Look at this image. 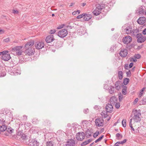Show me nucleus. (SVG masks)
<instances>
[{
    "mask_svg": "<svg viewBox=\"0 0 146 146\" xmlns=\"http://www.w3.org/2000/svg\"><path fill=\"white\" fill-rule=\"evenodd\" d=\"M145 88H143L141 90L140 92V93H139V96L141 97L142 96V95H143V92L145 90Z\"/></svg>",
    "mask_w": 146,
    "mask_h": 146,
    "instance_id": "37",
    "label": "nucleus"
},
{
    "mask_svg": "<svg viewBox=\"0 0 146 146\" xmlns=\"http://www.w3.org/2000/svg\"><path fill=\"white\" fill-rule=\"evenodd\" d=\"M76 145L75 141L72 139L69 140L66 144V146H75Z\"/></svg>",
    "mask_w": 146,
    "mask_h": 146,
    "instance_id": "22",
    "label": "nucleus"
},
{
    "mask_svg": "<svg viewBox=\"0 0 146 146\" xmlns=\"http://www.w3.org/2000/svg\"><path fill=\"white\" fill-rule=\"evenodd\" d=\"M115 104V108H117L118 109L119 108L120 106V104L119 103H117V102Z\"/></svg>",
    "mask_w": 146,
    "mask_h": 146,
    "instance_id": "45",
    "label": "nucleus"
},
{
    "mask_svg": "<svg viewBox=\"0 0 146 146\" xmlns=\"http://www.w3.org/2000/svg\"><path fill=\"white\" fill-rule=\"evenodd\" d=\"M99 134V131H97L93 135V137L94 138H96L97 136H98V135Z\"/></svg>",
    "mask_w": 146,
    "mask_h": 146,
    "instance_id": "38",
    "label": "nucleus"
},
{
    "mask_svg": "<svg viewBox=\"0 0 146 146\" xmlns=\"http://www.w3.org/2000/svg\"><path fill=\"white\" fill-rule=\"evenodd\" d=\"M22 46H17L12 48V50L15 52V54L18 55H21L23 52Z\"/></svg>",
    "mask_w": 146,
    "mask_h": 146,
    "instance_id": "6",
    "label": "nucleus"
},
{
    "mask_svg": "<svg viewBox=\"0 0 146 146\" xmlns=\"http://www.w3.org/2000/svg\"><path fill=\"white\" fill-rule=\"evenodd\" d=\"M16 138L17 139L24 141L27 140V136L23 133L22 131H21L17 132Z\"/></svg>",
    "mask_w": 146,
    "mask_h": 146,
    "instance_id": "4",
    "label": "nucleus"
},
{
    "mask_svg": "<svg viewBox=\"0 0 146 146\" xmlns=\"http://www.w3.org/2000/svg\"><path fill=\"white\" fill-rule=\"evenodd\" d=\"M138 101V98H137L135 99V100L134 101V104H135L137 103Z\"/></svg>",
    "mask_w": 146,
    "mask_h": 146,
    "instance_id": "56",
    "label": "nucleus"
},
{
    "mask_svg": "<svg viewBox=\"0 0 146 146\" xmlns=\"http://www.w3.org/2000/svg\"><path fill=\"white\" fill-rule=\"evenodd\" d=\"M101 115L104 118H105L106 117H107L108 116V115L107 114V112H106L105 111L102 112L101 113Z\"/></svg>",
    "mask_w": 146,
    "mask_h": 146,
    "instance_id": "30",
    "label": "nucleus"
},
{
    "mask_svg": "<svg viewBox=\"0 0 146 146\" xmlns=\"http://www.w3.org/2000/svg\"><path fill=\"white\" fill-rule=\"evenodd\" d=\"M129 81V79L127 78H125L123 80V83L125 85H127Z\"/></svg>",
    "mask_w": 146,
    "mask_h": 146,
    "instance_id": "32",
    "label": "nucleus"
},
{
    "mask_svg": "<svg viewBox=\"0 0 146 146\" xmlns=\"http://www.w3.org/2000/svg\"><path fill=\"white\" fill-rule=\"evenodd\" d=\"M126 74L127 77H130L131 76V73L130 70H129L127 72H126Z\"/></svg>",
    "mask_w": 146,
    "mask_h": 146,
    "instance_id": "46",
    "label": "nucleus"
},
{
    "mask_svg": "<svg viewBox=\"0 0 146 146\" xmlns=\"http://www.w3.org/2000/svg\"><path fill=\"white\" fill-rule=\"evenodd\" d=\"M122 94L124 95H126L127 93V90H122Z\"/></svg>",
    "mask_w": 146,
    "mask_h": 146,
    "instance_id": "49",
    "label": "nucleus"
},
{
    "mask_svg": "<svg viewBox=\"0 0 146 146\" xmlns=\"http://www.w3.org/2000/svg\"><path fill=\"white\" fill-rule=\"evenodd\" d=\"M38 121V120L36 118H34L33 120V123H37Z\"/></svg>",
    "mask_w": 146,
    "mask_h": 146,
    "instance_id": "41",
    "label": "nucleus"
},
{
    "mask_svg": "<svg viewBox=\"0 0 146 146\" xmlns=\"http://www.w3.org/2000/svg\"><path fill=\"white\" fill-rule=\"evenodd\" d=\"M78 33L80 35H84L85 33V30L84 27L81 26L77 30Z\"/></svg>",
    "mask_w": 146,
    "mask_h": 146,
    "instance_id": "18",
    "label": "nucleus"
},
{
    "mask_svg": "<svg viewBox=\"0 0 146 146\" xmlns=\"http://www.w3.org/2000/svg\"><path fill=\"white\" fill-rule=\"evenodd\" d=\"M127 141V140L126 139H124L123 141H122V143L123 144H124Z\"/></svg>",
    "mask_w": 146,
    "mask_h": 146,
    "instance_id": "63",
    "label": "nucleus"
},
{
    "mask_svg": "<svg viewBox=\"0 0 146 146\" xmlns=\"http://www.w3.org/2000/svg\"><path fill=\"white\" fill-rule=\"evenodd\" d=\"M54 39L53 38V36L50 35L48 36L45 39V41L47 43H50L52 42Z\"/></svg>",
    "mask_w": 146,
    "mask_h": 146,
    "instance_id": "21",
    "label": "nucleus"
},
{
    "mask_svg": "<svg viewBox=\"0 0 146 146\" xmlns=\"http://www.w3.org/2000/svg\"><path fill=\"white\" fill-rule=\"evenodd\" d=\"M127 51L126 49H122L120 52L119 54L120 56L122 57H125L127 54Z\"/></svg>",
    "mask_w": 146,
    "mask_h": 146,
    "instance_id": "19",
    "label": "nucleus"
},
{
    "mask_svg": "<svg viewBox=\"0 0 146 146\" xmlns=\"http://www.w3.org/2000/svg\"><path fill=\"white\" fill-rule=\"evenodd\" d=\"M5 130H6V132L7 131L8 133H5V135L6 136H8L9 135V133H12L14 131V130L11 127L7 128L6 125L5 124L3 125H2L0 126V131L3 132Z\"/></svg>",
    "mask_w": 146,
    "mask_h": 146,
    "instance_id": "3",
    "label": "nucleus"
},
{
    "mask_svg": "<svg viewBox=\"0 0 146 146\" xmlns=\"http://www.w3.org/2000/svg\"><path fill=\"white\" fill-rule=\"evenodd\" d=\"M129 59H130V60L131 62L133 61L134 62H136L137 61V59H136V58H130Z\"/></svg>",
    "mask_w": 146,
    "mask_h": 146,
    "instance_id": "42",
    "label": "nucleus"
},
{
    "mask_svg": "<svg viewBox=\"0 0 146 146\" xmlns=\"http://www.w3.org/2000/svg\"><path fill=\"white\" fill-rule=\"evenodd\" d=\"M105 108L107 112L111 113L113 110V107L111 104H106Z\"/></svg>",
    "mask_w": 146,
    "mask_h": 146,
    "instance_id": "17",
    "label": "nucleus"
},
{
    "mask_svg": "<svg viewBox=\"0 0 146 146\" xmlns=\"http://www.w3.org/2000/svg\"><path fill=\"white\" fill-rule=\"evenodd\" d=\"M5 120L3 119H0V123L4 125L5 124Z\"/></svg>",
    "mask_w": 146,
    "mask_h": 146,
    "instance_id": "47",
    "label": "nucleus"
},
{
    "mask_svg": "<svg viewBox=\"0 0 146 146\" xmlns=\"http://www.w3.org/2000/svg\"><path fill=\"white\" fill-rule=\"evenodd\" d=\"M127 87L126 86H123L122 90H123L124 89L125 90H127Z\"/></svg>",
    "mask_w": 146,
    "mask_h": 146,
    "instance_id": "60",
    "label": "nucleus"
},
{
    "mask_svg": "<svg viewBox=\"0 0 146 146\" xmlns=\"http://www.w3.org/2000/svg\"><path fill=\"white\" fill-rule=\"evenodd\" d=\"M44 46V43L42 41H39L36 42L35 44V46L37 49H40L42 48Z\"/></svg>",
    "mask_w": 146,
    "mask_h": 146,
    "instance_id": "16",
    "label": "nucleus"
},
{
    "mask_svg": "<svg viewBox=\"0 0 146 146\" xmlns=\"http://www.w3.org/2000/svg\"><path fill=\"white\" fill-rule=\"evenodd\" d=\"M146 10L144 6H141L136 11V13L139 14H144Z\"/></svg>",
    "mask_w": 146,
    "mask_h": 146,
    "instance_id": "14",
    "label": "nucleus"
},
{
    "mask_svg": "<svg viewBox=\"0 0 146 146\" xmlns=\"http://www.w3.org/2000/svg\"><path fill=\"white\" fill-rule=\"evenodd\" d=\"M133 63H130L129 65V68H131L133 66Z\"/></svg>",
    "mask_w": 146,
    "mask_h": 146,
    "instance_id": "57",
    "label": "nucleus"
},
{
    "mask_svg": "<svg viewBox=\"0 0 146 146\" xmlns=\"http://www.w3.org/2000/svg\"><path fill=\"white\" fill-rule=\"evenodd\" d=\"M123 31L127 34H130L132 32V27L129 24H126L122 27Z\"/></svg>",
    "mask_w": 146,
    "mask_h": 146,
    "instance_id": "5",
    "label": "nucleus"
},
{
    "mask_svg": "<svg viewBox=\"0 0 146 146\" xmlns=\"http://www.w3.org/2000/svg\"><path fill=\"white\" fill-rule=\"evenodd\" d=\"M27 116L25 115H24L23 117V120L24 121H26L27 119Z\"/></svg>",
    "mask_w": 146,
    "mask_h": 146,
    "instance_id": "55",
    "label": "nucleus"
},
{
    "mask_svg": "<svg viewBox=\"0 0 146 146\" xmlns=\"http://www.w3.org/2000/svg\"><path fill=\"white\" fill-rule=\"evenodd\" d=\"M4 40L6 42H8L9 41V38H7L5 39H4Z\"/></svg>",
    "mask_w": 146,
    "mask_h": 146,
    "instance_id": "53",
    "label": "nucleus"
},
{
    "mask_svg": "<svg viewBox=\"0 0 146 146\" xmlns=\"http://www.w3.org/2000/svg\"><path fill=\"white\" fill-rule=\"evenodd\" d=\"M124 68L126 70H128L129 68L128 64H125V65Z\"/></svg>",
    "mask_w": 146,
    "mask_h": 146,
    "instance_id": "52",
    "label": "nucleus"
},
{
    "mask_svg": "<svg viewBox=\"0 0 146 146\" xmlns=\"http://www.w3.org/2000/svg\"><path fill=\"white\" fill-rule=\"evenodd\" d=\"M92 133V132L91 130L88 129L85 132V135L87 137L89 138L91 136Z\"/></svg>",
    "mask_w": 146,
    "mask_h": 146,
    "instance_id": "28",
    "label": "nucleus"
},
{
    "mask_svg": "<svg viewBox=\"0 0 146 146\" xmlns=\"http://www.w3.org/2000/svg\"><path fill=\"white\" fill-rule=\"evenodd\" d=\"M35 43L34 40H31L30 41L28 42L25 45V48L27 49L28 48H31V47Z\"/></svg>",
    "mask_w": 146,
    "mask_h": 146,
    "instance_id": "20",
    "label": "nucleus"
},
{
    "mask_svg": "<svg viewBox=\"0 0 146 146\" xmlns=\"http://www.w3.org/2000/svg\"><path fill=\"white\" fill-rule=\"evenodd\" d=\"M85 137V134L83 132H79L76 135V138L78 141H82L84 139Z\"/></svg>",
    "mask_w": 146,
    "mask_h": 146,
    "instance_id": "8",
    "label": "nucleus"
},
{
    "mask_svg": "<svg viewBox=\"0 0 146 146\" xmlns=\"http://www.w3.org/2000/svg\"><path fill=\"white\" fill-rule=\"evenodd\" d=\"M110 102L111 104L114 105L117 102V99L114 96H112L110 98Z\"/></svg>",
    "mask_w": 146,
    "mask_h": 146,
    "instance_id": "25",
    "label": "nucleus"
},
{
    "mask_svg": "<svg viewBox=\"0 0 146 146\" xmlns=\"http://www.w3.org/2000/svg\"><path fill=\"white\" fill-rule=\"evenodd\" d=\"M4 32V30H0V34H1L2 33H3Z\"/></svg>",
    "mask_w": 146,
    "mask_h": 146,
    "instance_id": "64",
    "label": "nucleus"
},
{
    "mask_svg": "<svg viewBox=\"0 0 146 146\" xmlns=\"http://www.w3.org/2000/svg\"><path fill=\"white\" fill-rule=\"evenodd\" d=\"M92 141V139H89L88 140H87V141L88 142V143Z\"/></svg>",
    "mask_w": 146,
    "mask_h": 146,
    "instance_id": "62",
    "label": "nucleus"
},
{
    "mask_svg": "<svg viewBox=\"0 0 146 146\" xmlns=\"http://www.w3.org/2000/svg\"><path fill=\"white\" fill-rule=\"evenodd\" d=\"M104 137L103 135H102L99 138L97 139L96 140L95 142V143H97L99 141H100L103 138V137Z\"/></svg>",
    "mask_w": 146,
    "mask_h": 146,
    "instance_id": "36",
    "label": "nucleus"
},
{
    "mask_svg": "<svg viewBox=\"0 0 146 146\" xmlns=\"http://www.w3.org/2000/svg\"><path fill=\"white\" fill-rule=\"evenodd\" d=\"M5 53L3 54L2 55L1 59L5 61H7L9 60L11 58L10 55L8 53L9 51L7 50H5Z\"/></svg>",
    "mask_w": 146,
    "mask_h": 146,
    "instance_id": "11",
    "label": "nucleus"
},
{
    "mask_svg": "<svg viewBox=\"0 0 146 146\" xmlns=\"http://www.w3.org/2000/svg\"><path fill=\"white\" fill-rule=\"evenodd\" d=\"M139 30L138 29H132V32L130 35L133 36H136L137 34L139 33Z\"/></svg>",
    "mask_w": 146,
    "mask_h": 146,
    "instance_id": "26",
    "label": "nucleus"
},
{
    "mask_svg": "<svg viewBox=\"0 0 146 146\" xmlns=\"http://www.w3.org/2000/svg\"><path fill=\"white\" fill-rule=\"evenodd\" d=\"M85 16H84V21H88L92 17V16L90 14L84 13Z\"/></svg>",
    "mask_w": 146,
    "mask_h": 146,
    "instance_id": "27",
    "label": "nucleus"
},
{
    "mask_svg": "<svg viewBox=\"0 0 146 146\" xmlns=\"http://www.w3.org/2000/svg\"><path fill=\"white\" fill-rule=\"evenodd\" d=\"M134 57L136 58L139 59L141 57V55L139 54H135L134 56Z\"/></svg>",
    "mask_w": 146,
    "mask_h": 146,
    "instance_id": "44",
    "label": "nucleus"
},
{
    "mask_svg": "<svg viewBox=\"0 0 146 146\" xmlns=\"http://www.w3.org/2000/svg\"><path fill=\"white\" fill-rule=\"evenodd\" d=\"M67 35V31L65 29L60 30L58 33V35L60 38H64Z\"/></svg>",
    "mask_w": 146,
    "mask_h": 146,
    "instance_id": "10",
    "label": "nucleus"
},
{
    "mask_svg": "<svg viewBox=\"0 0 146 146\" xmlns=\"http://www.w3.org/2000/svg\"><path fill=\"white\" fill-rule=\"evenodd\" d=\"M13 13L14 14H17L18 13V11L17 10H13Z\"/></svg>",
    "mask_w": 146,
    "mask_h": 146,
    "instance_id": "54",
    "label": "nucleus"
},
{
    "mask_svg": "<svg viewBox=\"0 0 146 146\" xmlns=\"http://www.w3.org/2000/svg\"><path fill=\"white\" fill-rule=\"evenodd\" d=\"M132 40V38L131 36H127L123 37V41L125 44H127L130 43Z\"/></svg>",
    "mask_w": 146,
    "mask_h": 146,
    "instance_id": "15",
    "label": "nucleus"
},
{
    "mask_svg": "<svg viewBox=\"0 0 146 146\" xmlns=\"http://www.w3.org/2000/svg\"><path fill=\"white\" fill-rule=\"evenodd\" d=\"M104 121V120L102 118H97L95 121L96 125L98 127L103 126Z\"/></svg>",
    "mask_w": 146,
    "mask_h": 146,
    "instance_id": "9",
    "label": "nucleus"
},
{
    "mask_svg": "<svg viewBox=\"0 0 146 146\" xmlns=\"http://www.w3.org/2000/svg\"><path fill=\"white\" fill-rule=\"evenodd\" d=\"M115 88L113 86H111V87L109 89V92L110 94L114 93Z\"/></svg>",
    "mask_w": 146,
    "mask_h": 146,
    "instance_id": "29",
    "label": "nucleus"
},
{
    "mask_svg": "<svg viewBox=\"0 0 146 146\" xmlns=\"http://www.w3.org/2000/svg\"><path fill=\"white\" fill-rule=\"evenodd\" d=\"M123 95L121 94L120 93L119 95V102H121L123 98Z\"/></svg>",
    "mask_w": 146,
    "mask_h": 146,
    "instance_id": "34",
    "label": "nucleus"
},
{
    "mask_svg": "<svg viewBox=\"0 0 146 146\" xmlns=\"http://www.w3.org/2000/svg\"><path fill=\"white\" fill-rule=\"evenodd\" d=\"M142 33L143 35H146V28L143 31Z\"/></svg>",
    "mask_w": 146,
    "mask_h": 146,
    "instance_id": "58",
    "label": "nucleus"
},
{
    "mask_svg": "<svg viewBox=\"0 0 146 146\" xmlns=\"http://www.w3.org/2000/svg\"><path fill=\"white\" fill-rule=\"evenodd\" d=\"M137 38V42L138 43H141L144 42L146 40V37L142 35L141 33H138L136 35Z\"/></svg>",
    "mask_w": 146,
    "mask_h": 146,
    "instance_id": "7",
    "label": "nucleus"
},
{
    "mask_svg": "<svg viewBox=\"0 0 146 146\" xmlns=\"http://www.w3.org/2000/svg\"><path fill=\"white\" fill-rule=\"evenodd\" d=\"M56 32V30L55 29L51 30H50V33L51 34H53Z\"/></svg>",
    "mask_w": 146,
    "mask_h": 146,
    "instance_id": "48",
    "label": "nucleus"
},
{
    "mask_svg": "<svg viewBox=\"0 0 146 146\" xmlns=\"http://www.w3.org/2000/svg\"><path fill=\"white\" fill-rule=\"evenodd\" d=\"M119 144L118 143V142H117L116 143H115V146H119Z\"/></svg>",
    "mask_w": 146,
    "mask_h": 146,
    "instance_id": "61",
    "label": "nucleus"
},
{
    "mask_svg": "<svg viewBox=\"0 0 146 146\" xmlns=\"http://www.w3.org/2000/svg\"><path fill=\"white\" fill-rule=\"evenodd\" d=\"M122 126L125 127L126 126V120L125 119H123L122 121Z\"/></svg>",
    "mask_w": 146,
    "mask_h": 146,
    "instance_id": "35",
    "label": "nucleus"
},
{
    "mask_svg": "<svg viewBox=\"0 0 146 146\" xmlns=\"http://www.w3.org/2000/svg\"><path fill=\"white\" fill-rule=\"evenodd\" d=\"M104 8L103 4L101 3L96 4V8L92 12L93 14L95 16L99 15Z\"/></svg>",
    "mask_w": 146,
    "mask_h": 146,
    "instance_id": "1",
    "label": "nucleus"
},
{
    "mask_svg": "<svg viewBox=\"0 0 146 146\" xmlns=\"http://www.w3.org/2000/svg\"><path fill=\"white\" fill-rule=\"evenodd\" d=\"M88 144V143L87 141H86L82 143L81 144V145L82 146H84Z\"/></svg>",
    "mask_w": 146,
    "mask_h": 146,
    "instance_id": "43",
    "label": "nucleus"
},
{
    "mask_svg": "<svg viewBox=\"0 0 146 146\" xmlns=\"http://www.w3.org/2000/svg\"><path fill=\"white\" fill-rule=\"evenodd\" d=\"M88 111L89 110L88 109H85L84 110V112L85 114H86L88 112Z\"/></svg>",
    "mask_w": 146,
    "mask_h": 146,
    "instance_id": "51",
    "label": "nucleus"
},
{
    "mask_svg": "<svg viewBox=\"0 0 146 146\" xmlns=\"http://www.w3.org/2000/svg\"><path fill=\"white\" fill-rule=\"evenodd\" d=\"M5 52H7V51H5V50L1 52H0V55H2L3 54H4V53H5Z\"/></svg>",
    "mask_w": 146,
    "mask_h": 146,
    "instance_id": "59",
    "label": "nucleus"
},
{
    "mask_svg": "<svg viewBox=\"0 0 146 146\" xmlns=\"http://www.w3.org/2000/svg\"><path fill=\"white\" fill-rule=\"evenodd\" d=\"M25 49L26 50L24 52L26 55L30 56L34 54L35 52L34 49H32L31 48H28Z\"/></svg>",
    "mask_w": 146,
    "mask_h": 146,
    "instance_id": "12",
    "label": "nucleus"
},
{
    "mask_svg": "<svg viewBox=\"0 0 146 146\" xmlns=\"http://www.w3.org/2000/svg\"><path fill=\"white\" fill-rule=\"evenodd\" d=\"M28 145L29 146H40L39 143L35 139L30 140Z\"/></svg>",
    "mask_w": 146,
    "mask_h": 146,
    "instance_id": "13",
    "label": "nucleus"
},
{
    "mask_svg": "<svg viewBox=\"0 0 146 146\" xmlns=\"http://www.w3.org/2000/svg\"><path fill=\"white\" fill-rule=\"evenodd\" d=\"M47 146H53L52 143L50 142L47 143Z\"/></svg>",
    "mask_w": 146,
    "mask_h": 146,
    "instance_id": "50",
    "label": "nucleus"
},
{
    "mask_svg": "<svg viewBox=\"0 0 146 146\" xmlns=\"http://www.w3.org/2000/svg\"><path fill=\"white\" fill-rule=\"evenodd\" d=\"M146 21V18L144 17H139L137 21V23L140 24H143Z\"/></svg>",
    "mask_w": 146,
    "mask_h": 146,
    "instance_id": "23",
    "label": "nucleus"
},
{
    "mask_svg": "<svg viewBox=\"0 0 146 146\" xmlns=\"http://www.w3.org/2000/svg\"><path fill=\"white\" fill-rule=\"evenodd\" d=\"M84 16H85L84 13H83L77 16L76 17V18L77 19H79L82 17L84 18Z\"/></svg>",
    "mask_w": 146,
    "mask_h": 146,
    "instance_id": "39",
    "label": "nucleus"
},
{
    "mask_svg": "<svg viewBox=\"0 0 146 146\" xmlns=\"http://www.w3.org/2000/svg\"><path fill=\"white\" fill-rule=\"evenodd\" d=\"M118 76L120 80H121L123 78V72L122 71H119L118 72Z\"/></svg>",
    "mask_w": 146,
    "mask_h": 146,
    "instance_id": "31",
    "label": "nucleus"
},
{
    "mask_svg": "<svg viewBox=\"0 0 146 146\" xmlns=\"http://www.w3.org/2000/svg\"><path fill=\"white\" fill-rule=\"evenodd\" d=\"M6 75V73L4 70L0 71V77L5 76Z\"/></svg>",
    "mask_w": 146,
    "mask_h": 146,
    "instance_id": "33",
    "label": "nucleus"
},
{
    "mask_svg": "<svg viewBox=\"0 0 146 146\" xmlns=\"http://www.w3.org/2000/svg\"><path fill=\"white\" fill-rule=\"evenodd\" d=\"M133 113V119L136 122H138L141 121L140 116L141 115V111L140 110H135L132 111Z\"/></svg>",
    "mask_w": 146,
    "mask_h": 146,
    "instance_id": "2",
    "label": "nucleus"
},
{
    "mask_svg": "<svg viewBox=\"0 0 146 146\" xmlns=\"http://www.w3.org/2000/svg\"><path fill=\"white\" fill-rule=\"evenodd\" d=\"M121 86V83L120 81H117L115 84V88L117 90L120 89Z\"/></svg>",
    "mask_w": 146,
    "mask_h": 146,
    "instance_id": "24",
    "label": "nucleus"
},
{
    "mask_svg": "<svg viewBox=\"0 0 146 146\" xmlns=\"http://www.w3.org/2000/svg\"><path fill=\"white\" fill-rule=\"evenodd\" d=\"M116 137H117V139L118 140L120 139V138H119V137H120L121 138L122 137V135L120 134L119 133H117L116 135Z\"/></svg>",
    "mask_w": 146,
    "mask_h": 146,
    "instance_id": "40",
    "label": "nucleus"
}]
</instances>
